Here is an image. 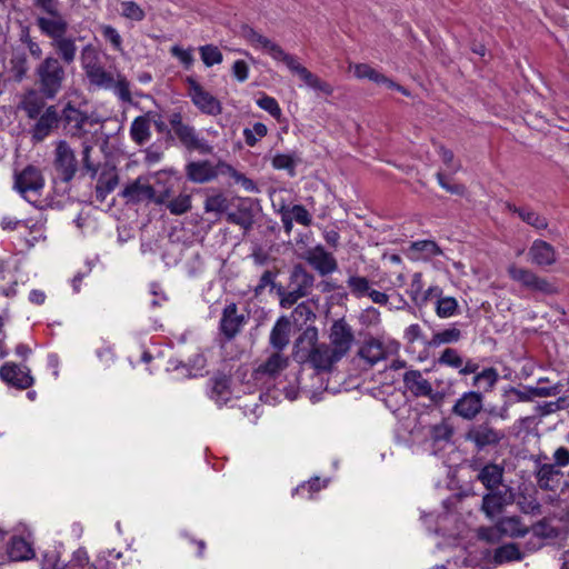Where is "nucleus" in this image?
Instances as JSON below:
<instances>
[{"mask_svg":"<svg viewBox=\"0 0 569 569\" xmlns=\"http://www.w3.org/2000/svg\"><path fill=\"white\" fill-rule=\"evenodd\" d=\"M33 78V87L23 92L18 106L29 119H36L46 103L58 97L63 89L67 73L59 58L50 54L36 66Z\"/></svg>","mask_w":569,"mask_h":569,"instance_id":"nucleus-1","label":"nucleus"},{"mask_svg":"<svg viewBox=\"0 0 569 569\" xmlns=\"http://www.w3.org/2000/svg\"><path fill=\"white\" fill-rule=\"evenodd\" d=\"M241 36L254 48L266 50L274 60L282 61L287 68L297 74L308 87L331 96L333 88L330 83L321 80L318 76L313 74L306 67L298 62L296 57L284 52V50L269 38L262 36L250 26H242Z\"/></svg>","mask_w":569,"mask_h":569,"instance_id":"nucleus-2","label":"nucleus"},{"mask_svg":"<svg viewBox=\"0 0 569 569\" xmlns=\"http://www.w3.org/2000/svg\"><path fill=\"white\" fill-rule=\"evenodd\" d=\"M295 358L303 363H309L317 371H331L333 366L341 360L328 343H318V330L308 327L295 342Z\"/></svg>","mask_w":569,"mask_h":569,"instance_id":"nucleus-3","label":"nucleus"},{"mask_svg":"<svg viewBox=\"0 0 569 569\" xmlns=\"http://www.w3.org/2000/svg\"><path fill=\"white\" fill-rule=\"evenodd\" d=\"M315 283V276L301 263L293 266L290 271L288 286L277 287V295L282 308H290L301 298L310 295Z\"/></svg>","mask_w":569,"mask_h":569,"instance_id":"nucleus-4","label":"nucleus"},{"mask_svg":"<svg viewBox=\"0 0 569 569\" xmlns=\"http://www.w3.org/2000/svg\"><path fill=\"white\" fill-rule=\"evenodd\" d=\"M463 438L480 452L487 448L498 447L506 438V433L502 429L497 428L491 419L486 418L471 423L466 430Z\"/></svg>","mask_w":569,"mask_h":569,"instance_id":"nucleus-5","label":"nucleus"},{"mask_svg":"<svg viewBox=\"0 0 569 569\" xmlns=\"http://www.w3.org/2000/svg\"><path fill=\"white\" fill-rule=\"evenodd\" d=\"M167 121L174 137L187 150H197L202 154L211 153L212 147L204 139L199 138L194 127L183 122L181 112L173 111L168 113Z\"/></svg>","mask_w":569,"mask_h":569,"instance_id":"nucleus-6","label":"nucleus"},{"mask_svg":"<svg viewBox=\"0 0 569 569\" xmlns=\"http://www.w3.org/2000/svg\"><path fill=\"white\" fill-rule=\"evenodd\" d=\"M52 28L41 31L42 34L51 39V46L56 50L57 58L61 63L71 64L77 56L76 39L68 37L69 22L51 26Z\"/></svg>","mask_w":569,"mask_h":569,"instance_id":"nucleus-7","label":"nucleus"},{"mask_svg":"<svg viewBox=\"0 0 569 569\" xmlns=\"http://www.w3.org/2000/svg\"><path fill=\"white\" fill-rule=\"evenodd\" d=\"M508 274L513 280L519 282L523 288L540 292L547 296L557 295L559 292L557 286L548 279L539 277L530 269L517 267L511 264L508 267Z\"/></svg>","mask_w":569,"mask_h":569,"instance_id":"nucleus-8","label":"nucleus"},{"mask_svg":"<svg viewBox=\"0 0 569 569\" xmlns=\"http://www.w3.org/2000/svg\"><path fill=\"white\" fill-rule=\"evenodd\" d=\"M44 187V179L41 171L27 166L21 172L14 176V188L30 203L38 200L39 192Z\"/></svg>","mask_w":569,"mask_h":569,"instance_id":"nucleus-9","label":"nucleus"},{"mask_svg":"<svg viewBox=\"0 0 569 569\" xmlns=\"http://www.w3.org/2000/svg\"><path fill=\"white\" fill-rule=\"evenodd\" d=\"M53 156L56 172L63 182H70L78 171V161L73 149L66 140H59L56 143Z\"/></svg>","mask_w":569,"mask_h":569,"instance_id":"nucleus-10","label":"nucleus"},{"mask_svg":"<svg viewBox=\"0 0 569 569\" xmlns=\"http://www.w3.org/2000/svg\"><path fill=\"white\" fill-rule=\"evenodd\" d=\"M515 502V493L511 487L487 490L482 497L480 511L488 519H495L505 511V508Z\"/></svg>","mask_w":569,"mask_h":569,"instance_id":"nucleus-11","label":"nucleus"},{"mask_svg":"<svg viewBox=\"0 0 569 569\" xmlns=\"http://www.w3.org/2000/svg\"><path fill=\"white\" fill-rule=\"evenodd\" d=\"M36 122L30 129L33 142H41L48 138L61 123L60 112L54 104L44 107L41 113L34 119Z\"/></svg>","mask_w":569,"mask_h":569,"instance_id":"nucleus-12","label":"nucleus"},{"mask_svg":"<svg viewBox=\"0 0 569 569\" xmlns=\"http://www.w3.org/2000/svg\"><path fill=\"white\" fill-rule=\"evenodd\" d=\"M59 112L61 123L70 132L71 137L82 138L88 133L84 129L88 121L91 120V116L88 112L77 108L72 101L66 102Z\"/></svg>","mask_w":569,"mask_h":569,"instance_id":"nucleus-13","label":"nucleus"},{"mask_svg":"<svg viewBox=\"0 0 569 569\" xmlns=\"http://www.w3.org/2000/svg\"><path fill=\"white\" fill-rule=\"evenodd\" d=\"M485 396L480 391H467L458 398L451 412L467 421H473L483 409Z\"/></svg>","mask_w":569,"mask_h":569,"instance_id":"nucleus-14","label":"nucleus"},{"mask_svg":"<svg viewBox=\"0 0 569 569\" xmlns=\"http://www.w3.org/2000/svg\"><path fill=\"white\" fill-rule=\"evenodd\" d=\"M329 340V346L336 351L333 353L337 357L339 356L342 359L350 351L355 335L352 328L343 318L332 323Z\"/></svg>","mask_w":569,"mask_h":569,"instance_id":"nucleus-15","label":"nucleus"},{"mask_svg":"<svg viewBox=\"0 0 569 569\" xmlns=\"http://www.w3.org/2000/svg\"><path fill=\"white\" fill-rule=\"evenodd\" d=\"M470 468L472 471L477 472L476 479L486 490L498 489L503 486V466L496 462H487L482 466L480 460L473 459L470 463Z\"/></svg>","mask_w":569,"mask_h":569,"instance_id":"nucleus-16","label":"nucleus"},{"mask_svg":"<svg viewBox=\"0 0 569 569\" xmlns=\"http://www.w3.org/2000/svg\"><path fill=\"white\" fill-rule=\"evenodd\" d=\"M33 6L42 14L36 18V24L40 31L68 22L67 18L60 11L59 0H33Z\"/></svg>","mask_w":569,"mask_h":569,"instance_id":"nucleus-17","label":"nucleus"},{"mask_svg":"<svg viewBox=\"0 0 569 569\" xmlns=\"http://www.w3.org/2000/svg\"><path fill=\"white\" fill-rule=\"evenodd\" d=\"M189 86V94L192 102L204 113L217 116L222 111L221 103L211 93L203 90V88L191 77L187 78Z\"/></svg>","mask_w":569,"mask_h":569,"instance_id":"nucleus-18","label":"nucleus"},{"mask_svg":"<svg viewBox=\"0 0 569 569\" xmlns=\"http://www.w3.org/2000/svg\"><path fill=\"white\" fill-rule=\"evenodd\" d=\"M303 259L320 274L327 276L338 269V262L331 252L326 251L322 246L308 249Z\"/></svg>","mask_w":569,"mask_h":569,"instance_id":"nucleus-19","label":"nucleus"},{"mask_svg":"<svg viewBox=\"0 0 569 569\" xmlns=\"http://www.w3.org/2000/svg\"><path fill=\"white\" fill-rule=\"evenodd\" d=\"M0 378L18 389H27L33 385L30 369L13 362H7L0 368Z\"/></svg>","mask_w":569,"mask_h":569,"instance_id":"nucleus-20","label":"nucleus"},{"mask_svg":"<svg viewBox=\"0 0 569 569\" xmlns=\"http://www.w3.org/2000/svg\"><path fill=\"white\" fill-rule=\"evenodd\" d=\"M244 323L246 317L238 313V307L232 302L222 310L219 329L227 340H232Z\"/></svg>","mask_w":569,"mask_h":569,"instance_id":"nucleus-21","label":"nucleus"},{"mask_svg":"<svg viewBox=\"0 0 569 569\" xmlns=\"http://www.w3.org/2000/svg\"><path fill=\"white\" fill-rule=\"evenodd\" d=\"M120 196L126 200V203L138 204L143 201H150L153 198V187L148 182L147 178L140 176L128 183Z\"/></svg>","mask_w":569,"mask_h":569,"instance_id":"nucleus-22","label":"nucleus"},{"mask_svg":"<svg viewBox=\"0 0 569 569\" xmlns=\"http://www.w3.org/2000/svg\"><path fill=\"white\" fill-rule=\"evenodd\" d=\"M403 385L413 397L435 399L433 388L429 380L423 378L419 370H408L403 375Z\"/></svg>","mask_w":569,"mask_h":569,"instance_id":"nucleus-23","label":"nucleus"},{"mask_svg":"<svg viewBox=\"0 0 569 569\" xmlns=\"http://www.w3.org/2000/svg\"><path fill=\"white\" fill-rule=\"evenodd\" d=\"M226 219L229 223L237 224L244 230L247 234L254 224V209L250 199L239 202L236 211L228 212Z\"/></svg>","mask_w":569,"mask_h":569,"instance_id":"nucleus-24","label":"nucleus"},{"mask_svg":"<svg viewBox=\"0 0 569 569\" xmlns=\"http://www.w3.org/2000/svg\"><path fill=\"white\" fill-rule=\"evenodd\" d=\"M287 367L288 358L282 356L280 351H274L264 362L253 370L252 377L257 381L262 380L266 376L274 378Z\"/></svg>","mask_w":569,"mask_h":569,"instance_id":"nucleus-25","label":"nucleus"},{"mask_svg":"<svg viewBox=\"0 0 569 569\" xmlns=\"http://www.w3.org/2000/svg\"><path fill=\"white\" fill-rule=\"evenodd\" d=\"M533 264L539 267L552 266L557 261L555 248L543 240H535L528 252Z\"/></svg>","mask_w":569,"mask_h":569,"instance_id":"nucleus-26","label":"nucleus"},{"mask_svg":"<svg viewBox=\"0 0 569 569\" xmlns=\"http://www.w3.org/2000/svg\"><path fill=\"white\" fill-rule=\"evenodd\" d=\"M535 476L541 490L556 491L560 485L562 472L552 463H543L539 466Z\"/></svg>","mask_w":569,"mask_h":569,"instance_id":"nucleus-27","label":"nucleus"},{"mask_svg":"<svg viewBox=\"0 0 569 569\" xmlns=\"http://www.w3.org/2000/svg\"><path fill=\"white\" fill-rule=\"evenodd\" d=\"M369 367H373L381 360L387 358V351L382 343L377 338L370 337L359 348L357 353Z\"/></svg>","mask_w":569,"mask_h":569,"instance_id":"nucleus-28","label":"nucleus"},{"mask_svg":"<svg viewBox=\"0 0 569 569\" xmlns=\"http://www.w3.org/2000/svg\"><path fill=\"white\" fill-rule=\"evenodd\" d=\"M290 332L291 321L286 316L280 317L270 332V346L281 352L290 342Z\"/></svg>","mask_w":569,"mask_h":569,"instance_id":"nucleus-29","label":"nucleus"},{"mask_svg":"<svg viewBox=\"0 0 569 569\" xmlns=\"http://www.w3.org/2000/svg\"><path fill=\"white\" fill-rule=\"evenodd\" d=\"M186 174L188 179L196 183H203L217 177V170L207 160L193 161L187 164Z\"/></svg>","mask_w":569,"mask_h":569,"instance_id":"nucleus-30","label":"nucleus"},{"mask_svg":"<svg viewBox=\"0 0 569 569\" xmlns=\"http://www.w3.org/2000/svg\"><path fill=\"white\" fill-rule=\"evenodd\" d=\"M496 523L502 537L521 538L529 532V529L521 522V518L518 516L501 517Z\"/></svg>","mask_w":569,"mask_h":569,"instance_id":"nucleus-31","label":"nucleus"},{"mask_svg":"<svg viewBox=\"0 0 569 569\" xmlns=\"http://www.w3.org/2000/svg\"><path fill=\"white\" fill-rule=\"evenodd\" d=\"M10 63V73L16 82H21L30 69L27 53L21 49H13Z\"/></svg>","mask_w":569,"mask_h":569,"instance_id":"nucleus-32","label":"nucleus"},{"mask_svg":"<svg viewBox=\"0 0 569 569\" xmlns=\"http://www.w3.org/2000/svg\"><path fill=\"white\" fill-rule=\"evenodd\" d=\"M119 184V176L114 172V168L112 170L103 171L96 184V198L99 202H103L107 196L112 192L116 187Z\"/></svg>","mask_w":569,"mask_h":569,"instance_id":"nucleus-33","label":"nucleus"},{"mask_svg":"<svg viewBox=\"0 0 569 569\" xmlns=\"http://www.w3.org/2000/svg\"><path fill=\"white\" fill-rule=\"evenodd\" d=\"M506 207L509 211L517 213L518 217L523 222H526L527 224H529L536 229H546L548 227L547 219L529 208L517 207L509 202L506 204Z\"/></svg>","mask_w":569,"mask_h":569,"instance_id":"nucleus-34","label":"nucleus"},{"mask_svg":"<svg viewBox=\"0 0 569 569\" xmlns=\"http://www.w3.org/2000/svg\"><path fill=\"white\" fill-rule=\"evenodd\" d=\"M131 139L139 146L144 144L150 139V122L147 116L137 117L130 127Z\"/></svg>","mask_w":569,"mask_h":569,"instance_id":"nucleus-35","label":"nucleus"},{"mask_svg":"<svg viewBox=\"0 0 569 569\" xmlns=\"http://www.w3.org/2000/svg\"><path fill=\"white\" fill-rule=\"evenodd\" d=\"M8 553L14 561L28 560L34 556L31 546L21 537H13L11 539Z\"/></svg>","mask_w":569,"mask_h":569,"instance_id":"nucleus-36","label":"nucleus"},{"mask_svg":"<svg viewBox=\"0 0 569 569\" xmlns=\"http://www.w3.org/2000/svg\"><path fill=\"white\" fill-rule=\"evenodd\" d=\"M462 337L461 330L450 327L432 335L431 339L426 343L430 348H437L441 345H450L458 342Z\"/></svg>","mask_w":569,"mask_h":569,"instance_id":"nucleus-37","label":"nucleus"},{"mask_svg":"<svg viewBox=\"0 0 569 569\" xmlns=\"http://www.w3.org/2000/svg\"><path fill=\"white\" fill-rule=\"evenodd\" d=\"M522 553L519 547L513 543H506L495 550L493 562L496 565H502L515 560H521Z\"/></svg>","mask_w":569,"mask_h":569,"instance_id":"nucleus-38","label":"nucleus"},{"mask_svg":"<svg viewBox=\"0 0 569 569\" xmlns=\"http://www.w3.org/2000/svg\"><path fill=\"white\" fill-rule=\"evenodd\" d=\"M89 82L98 88L111 89L113 87V77L107 72L101 64L86 72Z\"/></svg>","mask_w":569,"mask_h":569,"instance_id":"nucleus-39","label":"nucleus"},{"mask_svg":"<svg viewBox=\"0 0 569 569\" xmlns=\"http://www.w3.org/2000/svg\"><path fill=\"white\" fill-rule=\"evenodd\" d=\"M229 379L224 375H219L213 378L211 397L220 405L227 402L229 399Z\"/></svg>","mask_w":569,"mask_h":569,"instance_id":"nucleus-40","label":"nucleus"},{"mask_svg":"<svg viewBox=\"0 0 569 569\" xmlns=\"http://www.w3.org/2000/svg\"><path fill=\"white\" fill-rule=\"evenodd\" d=\"M458 311L459 305L453 297H439L436 301V313L439 318H450Z\"/></svg>","mask_w":569,"mask_h":569,"instance_id":"nucleus-41","label":"nucleus"},{"mask_svg":"<svg viewBox=\"0 0 569 569\" xmlns=\"http://www.w3.org/2000/svg\"><path fill=\"white\" fill-rule=\"evenodd\" d=\"M517 506L526 515L540 516L542 513L541 503L531 495L521 493L518 497Z\"/></svg>","mask_w":569,"mask_h":569,"instance_id":"nucleus-42","label":"nucleus"},{"mask_svg":"<svg viewBox=\"0 0 569 569\" xmlns=\"http://www.w3.org/2000/svg\"><path fill=\"white\" fill-rule=\"evenodd\" d=\"M347 286L357 298L367 297L371 289L369 280L362 276H350Z\"/></svg>","mask_w":569,"mask_h":569,"instance_id":"nucleus-43","label":"nucleus"},{"mask_svg":"<svg viewBox=\"0 0 569 569\" xmlns=\"http://www.w3.org/2000/svg\"><path fill=\"white\" fill-rule=\"evenodd\" d=\"M229 208V201L223 193H216L212 196H208L204 201V210L206 212H216L222 213L226 212Z\"/></svg>","mask_w":569,"mask_h":569,"instance_id":"nucleus-44","label":"nucleus"},{"mask_svg":"<svg viewBox=\"0 0 569 569\" xmlns=\"http://www.w3.org/2000/svg\"><path fill=\"white\" fill-rule=\"evenodd\" d=\"M80 60L84 72L100 66L99 53L92 44H87L82 48Z\"/></svg>","mask_w":569,"mask_h":569,"instance_id":"nucleus-45","label":"nucleus"},{"mask_svg":"<svg viewBox=\"0 0 569 569\" xmlns=\"http://www.w3.org/2000/svg\"><path fill=\"white\" fill-rule=\"evenodd\" d=\"M498 379H499V375H498L497 370L495 368H487L473 377L472 385L479 386L481 382H485L486 387H485L483 391L488 392V391L492 390V388L497 383Z\"/></svg>","mask_w":569,"mask_h":569,"instance_id":"nucleus-46","label":"nucleus"},{"mask_svg":"<svg viewBox=\"0 0 569 569\" xmlns=\"http://www.w3.org/2000/svg\"><path fill=\"white\" fill-rule=\"evenodd\" d=\"M355 76L359 79H369L378 84L381 83V81H387V77L373 68H371L369 64L366 63H359L355 67Z\"/></svg>","mask_w":569,"mask_h":569,"instance_id":"nucleus-47","label":"nucleus"},{"mask_svg":"<svg viewBox=\"0 0 569 569\" xmlns=\"http://www.w3.org/2000/svg\"><path fill=\"white\" fill-rule=\"evenodd\" d=\"M167 208L174 216H180L191 209V197L189 194H179L177 198L168 201Z\"/></svg>","mask_w":569,"mask_h":569,"instance_id":"nucleus-48","label":"nucleus"},{"mask_svg":"<svg viewBox=\"0 0 569 569\" xmlns=\"http://www.w3.org/2000/svg\"><path fill=\"white\" fill-rule=\"evenodd\" d=\"M199 50L201 59L207 67H212L213 64L222 62L223 57L218 47L213 44H206L200 47Z\"/></svg>","mask_w":569,"mask_h":569,"instance_id":"nucleus-49","label":"nucleus"},{"mask_svg":"<svg viewBox=\"0 0 569 569\" xmlns=\"http://www.w3.org/2000/svg\"><path fill=\"white\" fill-rule=\"evenodd\" d=\"M93 148L91 144L83 143V149L81 152L82 159V170L90 174L91 179H94L99 171V163H96L91 159V152Z\"/></svg>","mask_w":569,"mask_h":569,"instance_id":"nucleus-50","label":"nucleus"},{"mask_svg":"<svg viewBox=\"0 0 569 569\" xmlns=\"http://www.w3.org/2000/svg\"><path fill=\"white\" fill-rule=\"evenodd\" d=\"M438 363L459 369L463 365V359L460 357L456 349L447 348L438 358Z\"/></svg>","mask_w":569,"mask_h":569,"instance_id":"nucleus-51","label":"nucleus"},{"mask_svg":"<svg viewBox=\"0 0 569 569\" xmlns=\"http://www.w3.org/2000/svg\"><path fill=\"white\" fill-rule=\"evenodd\" d=\"M268 132L266 124L256 122L252 129L246 128L243 130L244 141L249 147H253L260 138H263Z\"/></svg>","mask_w":569,"mask_h":569,"instance_id":"nucleus-52","label":"nucleus"},{"mask_svg":"<svg viewBox=\"0 0 569 569\" xmlns=\"http://www.w3.org/2000/svg\"><path fill=\"white\" fill-rule=\"evenodd\" d=\"M114 93L119 97V99L123 102L131 103V92H130V83L129 81L121 74H118L117 80L113 79Z\"/></svg>","mask_w":569,"mask_h":569,"instance_id":"nucleus-53","label":"nucleus"},{"mask_svg":"<svg viewBox=\"0 0 569 569\" xmlns=\"http://www.w3.org/2000/svg\"><path fill=\"white\" fill-rule=\"evenodd\" d=\"M477 536L488 543H498L503 538L497 523L492 527H480Z\"/></svg>","mask_w":569,"mask_h":569,"instance_id":"nucleus-54","label":"nucleus"},{"mask_svg":"<svg viewBox=\"0 0 569 569\" xmlns=\"http://www.w3.org/2000/svg\"><path fill=\"white\" fill-rule=\"evenodd\" d=\"M272 166L279 170H288L291 176L295 174V159L291 154L278 153L272 158Z\"/></svg>","mask_w":569,"mask_h":569,"instance_id":"nucleus-55","label":"nucleus"},{"mask_svg":"<svg viewBox=\"0 0 569 569\" xmlns=\"http://www.w3.org/2000/svg\"><path fill=\"white\" fill-rule=\"evenodd\" d=\"M410 248L415 251L426 252L427 256H429V257H433V256H438V254L442 253L439 246L435 241H431V240H422V241L412 242Z\"/></svg>","mask_w":569,"mask_h":569,"instance_id":"nucleus-56","label":"nucleus"},{"mask_svg":"<svg viewBox=\"0 0 569 569\" xmlns=\"http://www.w3.org/2000/svg\"><path fill=\"white\" fill-rule=\"evenodd\" d=\"M122 14L134 21H141L144 18L143 10L133 1L122 3Z\"/></svg>","mask_w":569,"mask_h":569,"instance_id":"nucleus-57","label":"nucleus"},{"mask_svg":"<svg viewBox=\"0 0 569 569\" xmlns=\"http://www.w3.org/2000/svg\"><path fill=\"white\" fill-rule=\"evenodd\" d=\"M257 104L277 119L281 116V109L277 100L272 97L263 96L258 99Z\"/></svg>","mask_w":569,"mask_h":569,"instance_id":"nucleus-58","label":"nucleus"},{"mask_svg":"<svg viewBox=\"0 0 569 569\" xmlns=\"http://www.w3.org/2000/svg\"><path fill=\"white\" fill-rule=\"evenodd\" d=\"M453 436V428L447 423L432 427L431 437L435 441H450Z\"/></svg>","mask_w":569,"mask_h":569,"instance_id":"nucleus-59","label":"nucleus"},{"mask_svg":"<svg viewBox=\"0 0 569 569\" xmlns=\"http://www.w3.org/2000/svg\"><path fill=\"white\" fill-rule=\"evenodd\" d=\"M101 33L103 38L109 41L116 50H121L122 39L119 32L111 26H102Z\"/></svg>","mask_w":569,"mask_h":569,"instance_id":"nucleus-60","label":"nucleus"},{"mask_svg":"<svg viewBox=\"0 0 569 569\" xmlns=\"http://www.w3.org/2000/svg\"><path fill=\"white\" fill-rule=\"evenodd\" d=\"M289 212L291 213L293 220L303 226H309L312 221L310 213L303 206L296 204Z\"/></svg>","mask_w":569,"mask_h":569,"instance_id":"nucleus-61","label":"nucleus"},{"mask_svg":"<svg viewBox=\"0 0 569 569\" xmlns=\"http://www.w3.org/2000/svg\"><path fill=\"white\" fill-rule=\"evenodd\" d=\"M276 274H277V272H273L271 270H266L262 273L258 286L256 287V290H254L256 293L258 295V293L262 292L263 289L268 286H271L272 289L277 290V287H279L280 284L274 282Z\"/></svg>","mask_w":569,"mask_h":569,"instance_id":"nucleus-62","label":"nucleus"},{"mask_svg":"<svg viewBox=\"0 0 569 569\" xmlns=\"http://www.w3.org/2000/svg\"><path fill=\"white\" fill-rule=\"evenodd\" d=\"M170 51L173 57L178 58L184 64L186 68H189L193 63L191 49L184 50L179 46H173Z\"/></svg>","mask_w":569,"mask_h":569,"instance_id":"nucleus-63","label":"nucleus"},{"mask_svg":"<svg viewBox=\"0 0 569 569\" xmlns=\"http://www.w3.org/2000/svg\"><path fill=\"white\" fill-rule=\"evenodd\" d=\"M561 391L560 385H555L551 387H530L529 392L535 395L536 397H552L559 395Z\"/></svg>","mask_w":569,"mask_h":569,"instance_id":"nucleus-64","label":"nucleus"}]
</instances>
